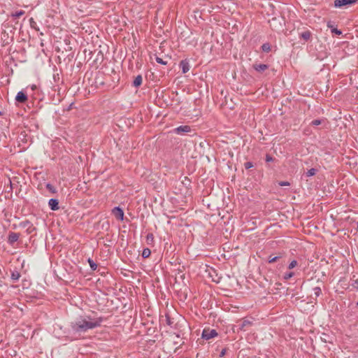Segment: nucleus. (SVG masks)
I'll return each instance as SVG.
<instances>
[{
  "instance_id": "obj_1",
  "label": "nucleus",
  "mask_w": 358,
  "mask_h": 358,
  "mask_svg": "<svg viewBox=\"0 0 358 358\" xmlns=\"http://www.w3.org/2000/svg\"><path fill=\"white\" fill-rule=\"evenodd\" d=\"M103 321V319L102 317H80L77 320L71 322V327L74 332L85 333L90 329L100 327Z\"/></svg>"
},
{
  "instance_id": "obj_2",
  "label": "nucleus",
  "mask_w": 358,
  "mask_h": 358,
  "mask_svg": "<svg viewBox=\"0 0 358 358\" xmlns=\"http://www.w3.org/2000/svg\"><path fill=\"white\" fill-rule=\"evenodd\" d=\"M217 336V333L215 329H204L202 332V338L209 340Z\"/></svg>"
},
{
  "instance_id": "obj_3",
  "label": "nucleus",
  "mask_w": 358,
  "mask_h": 358,
  "mask_svg": "<svg viewBox=\"0 0 358 358\" xmlns=\"http://www.w3.org/2000/svg\"><path fill=\"white\" fill-rule=\"evenodd\" d=\"M191 127L188 125H182L174 129V132L177 134H184L191 131Z\"/></svg>"
},
{
  "instance_id": "obj_4",
  "label": "nucleus",
  "mask_w": 358,
  "mask_h": 358,
  "mask_svg": "<svg viewBox=\"0 0 358 358\" xmlns=\"http://www.w3.org/2000/svg\"><path fill=\"white\" fill-rule=\"evenodd\" d=\"M113 215L119 220H123L124 219V211L120 207H115L112 210Z\"/></svg>"
},
{
  "instance_id": "obj_5",
  "label": "nucleus",
  "mask_w": 358,
  "mask_h": 358,
  "mask_svg": "<svg viewBox=\"0 0 358 358\" xmlns=\"http://www.w3.org/2000/svg\"><path fill=\"white\" fill-rule=\"evenodd\" d=\"M358 0H335L334 6L335 7H341L345 5L355 3Z\"/></svg>"
},
{
  "instance_id": "obj_6",
  "label": "nucleus",
  "mask_w": 358,
  "mask_h": 358,
  "mask_svg": "<svg viewBox=\"0 0 358 358\" xmlns=\"http://www.w3.org/2000/svg\"><path fill=\"white\" fill-rule=\"evenodd\" d=\"M180 67L182 69L183 73L188 72L190 69L189 62L187 59L182 60L180 62Z\"/></svg>"
},
{
  "instance_id": "obj_7",
  "label": "nucleus",
  "mask_w": 358,
  "mask_h": 358,
  "mask_svg": "<svg viewBox=\"0 0 358 358\" xmlns=\"http://www.w3.org/2000/svg\"><path fill=\"white\" fill-rule=\"evenodd\" d=\"M27 100V96L23 92H19L16 96L15 101L18 103H24Z\"/></svg>"
},
{
  "instance_id": "obj_8",
  "label": "nucleus",
  "mask_w": 358,
  "mask_h": 358,
  "mask_svg": "<svg viewBox=\"0 0 358 358\" xmlns=\"http://www.w3.org/2000/svg\"><path fill=\"white\" fill-rule=\"evenodd\" d=\"M48 205L52 210H57L59 209V202L57 199H50L48 201Z\"/></svg>"
},
{
  "instance_id": "obj_9",
  "label": "nucleus",
  "mask_w": 358,
  "mask_h": 358,
  "mask_svg": "<svg viewBox=\"0 0 358 358\" xmlns=\"http://www.w3.org/2000/svg\"><path fill=\"white\" fill-rule=\"evenodd\" d=\"M252 325V322L248 320H244L241 322L238 325V330L241 331H246L248 327Z\"/></svg>"
},
{
  "instance_id": "obj_10",
  "label": "nucleus",
  "mask_w": 358,
  "mask_h": 358,
  "mask_svg": "<svg viewBox=\"0 0 358 358\" xmlns=\"http://www.w3.org/2000/svg\"><path fill=\"white\" fill-rule=\"evenodd\" d=\"M253 68L258 72H264L266 69H268V66L266 64H254Z\"/></svg>"
},
{
  "instance_id": "obj_11",
  "label": "nucleus",
  "mask_w": 358,
  "mask_h": 358,
  "mask_svg": "<svg viewBox=\"0 0 358 358\" xmlns=\"http://www.w3.org/2000/svg\"><path fill=\"white\" fill-rule=\"evenodd\" d=\"M19 238V235L17 233L11 232L8 235V242L10 244L16 242Z\"/></svg>"
},
{
  "instance_id": "obj_12",
  "label": "nucleus",
  "mask_w": 358,
  "mask_h": 358,
  "mask_svg": "<svg viewBox=\"0 0 358 358\" xmlns=\"http://www.w3.org/2000/svg\"><path fill=\"white\" fill-rule=\"evenodd\" d=\"M311 33L309 31H306L300 34V37L304 41H307L310 38Z\"/></svg>"
},
{
  "instance_id": "obj_13",
  "label": "nucleus",
  "mask_w": 358,
  "mask_h": 358,
  "mask_svg": "<svg viewBox=\"0 0 358 358\" xmlns=\"http://www.w3.org/2000/svg\"><path fill=\"white\" fill-rule=\"evenodd\" d=\"M142 83V77L141 76H137L134 80V86L135 87H138L141 85Z\"/></svg>"
},
{
  "instance_id": "obj_14",
  "label": "nucleus",
  "mask_w": 358,
  "mask_h": 358,
  "mask_svg": "<svg viewBox=\"0 0 358 358\" xmlns=\"http://www.w3.org/2000/svg\"><path fill=\"white\" fill-rule=\"evenodd\" d=\"M24 14V11L22 10H20L16 11L15 13H12L11 16L13 17L17 18V17H21Z\"/></svg>"
},
{
  "instance_id": "obj_15",
  "label": "nucleus",
  "mask_w": 358,
  "mask_h": 358,
  "mask_svg": "<svg viewBox=\"0 0 358 358\" xmlns=\"http://www.w3.org/2000/svg\"><path fill=\"white\" fill-rule=\"evenodd\" d=\"M262 49L265 52H268L271 50V45L269 43H264L262 46Z\"/></svg>"
},
{
  "instance_id": "obj_16",
  "label": "nucleus",
  "mask_w": 358,
  "mask_h": 358,
  "mask_svg": "<svg viewBox=\"0 0 358 358\" xmlns=\"http://www.w3.org/2000/svg\"><path fill=\"white\" fill-rule=\"evenodd\" d=\"M317 173V170L314 168H312L310 169H309L307 172H306V176L307 177H310V176H313L316 174Z\"/></svg>"
},
{
  "instance_id": "obj_17",
  "label": "nucleus",
  "mask_w": 358,
  "mask_h": 358,
  "mask_svg": "<svg viewBox=\"0 0 358 358\" xmlns=\"http://www.w3.org/2000/svg\"><path fill=\"white\" fill-rule=\"evenodd\" d=\"M146 241L148 244H151L154 241V236L152 234L150 233L146 236Z\"/></svg>"
},
{
  "instance_id": "obj_18",
  "label": "nucleus",
  "mask_w": 358,
  "mask_h": 358,
  "mask_svg": "<svg viewBox=\"0 0 358 358\" xmlns=\"http://www.w3.org/2000/svg\"><path fill=\"white\" fill-rule=\"evenodd\" d=\"M151 254V251L150 249L148 248H145L143 250V252H142V256L144 257V258H148L150 257Z\"/></svg>"
},
{
  "instance_id": "obj_19",
  "label": "nucleus",
  "mask_w": 358,
  "mask_h": 358,
  "mask_svg": "<svg viewBox=\"0 0 358 358\" xmlns=\"http://www.w3.org/2000/svg\"><path fill=\"white\" fill-rule=\"evenodd\" d=\"M294 275V272H287L283 275V279L287 280Z\"/></svg>"
},
{
  "instance_id": "obj_20",
  "label": "nucleus",
  "mask_w": 358,
  "mask_h": 358,
  "mask_svg": "<svg viewBox=\"0 0 358 358\" xmlns=\"http://www.w3.org/2000/svg\"><path fill=\"white\" fill-rule=\"evenodd\" d=\"M20 277V274L17 271L13 272L11 274V278L14 281H17V280H19Z\"/></svg>"
},
{
  "instance_id": "obj_21",
  "label": "nucleus",
  "mask_w": 358,
  "mask_h": 358,
  "mask_svg": "<svg viewBox=\"0 0 358 358\" xmlns=\"http://www.w3.org/2000/svg\"><path fill=\"white\" fill-rule=\"evenodd\" d=\"M297 265H298V262H297V261H296V260H292V261L289 263V266H288V268H289V269H292V268H294V267H296Z\"/></svg>"
},
{
  "instance_id": "obj_22",
  "label": "nucleus",
  "mask_w": 358,
  "mask_h": 358,
  "mask_svg": "<svg viewBox=\"0 0 358 358\" xmlns=\"http://www.w3.org/2000/svg\"><path fill=\"white\" fill-rule=\"evenodd\" d=\"M280 258V257H279V256H276V257L270 256L268 257V263H273V262H276L278 259H279Z\"/></svg>"
},
{
  "instance_id": "obj_23",
  "label": "nucleus",
  "mask_w": 358,
  "mask_h": 358,
  "mask_svg": "<svg viewBox=\"0 0 358 358\" xmlns=\"http://www.w3.org/2000/svg\"><path fill=\"white\" fill-rule=\"evenodd\" d=\"M88 262L90 264V266L92 270H96L97 268V265L90 259H89Z\"/></svg>"
},
{
  "instance_id": "obj_24",
  "label": "nucleus",
  "mask_w": 358,
  "mask_h": 358,
  "mask_svg": "<svg viewBox=\"0 0 358 358\" xmlns=\"http://www.w3.org/2000/svg\"><path fill=\"white\" fill-rule=\"evenodd\" d=\"M313 291H314V293L315 294L316 296H320V294H321L322 292V290L319 287H316L313 289Z\"/></svg>"
},
{
  "instance_id": "obj_25",
  "label": "nucleus",
  "mask_w": 358,
  "mask_h": 358,
  "mask_svg": "<svg viewBox=\"0 0 358 358\" xmlns=\"http://www.w3.org/2000/svg\"><path fill=\"white\" fill-rule=\"evenodd\" d=\"M156 62L157 63L163 64V65H166L167 64V62L164 61L162 58H160L159 57H156Z\"/></svg>"
},
{
  "instance_id": "obj_26",
  "label": "nucleus",
  "mask_w": 358,
  "mask_h": 358,
  "mask_svg": "<svg viewBox=\"0 0 358 358\" xmlns=\"http://www.w3.org/2000/svg\"><path fill=\"white\" fill-rule=\"evenodd\" d=\"M351 285L355 288L358 289V279L352 280Z\"/></svg>"
},
{
  "instance_id": "obj_27",
  "label": "nucleus",
  "mask_w": 358,
  "mask_h": 358,
  "mask_svg": "<svg viewBox=\"0 0 358 358\" xmlns=\"http://www.w3.org/2000/svg\"><path fill=\"white\" fill-rule=\"evenodd\" d=\"M244 166L246 169H249L253 166V164L250 162L245 163Z\"/></svg>"
},
{
  "instance_id": "obj_28",
  "label": "nucleus",
  "mask_w": 358,
  "mask_h": 358,
  "mask_svg": "<svg viewBox=\"0 0 358 358\" xmlns=\"http://www.w3.org/2000/svg\"><path fill=\"white\" fill-rule=\"evenodd\" d=\"M322 122V120H313L312 122H311V124L312 125H314V126H317L319 124H320Z\"/></svg>"
},
{
  "instance_id": "obj_29",
  "label": "nucleus",
  "mask_w": 358,
  "mask_h": 358,
  "mask_svg": "<svg viewBox=\"0 0 358 358\" xmlns=\"http://www.w3.org/2000/svg\"><path fill=\"white\" fill-rule=\"evenodd\" d=\"M290 183L287 181H282L279 182L280 186H289Z\"/></svg>"
},
{
  "instance_id": "obj_30",
  "label": "nucleus",
  "mask_w": 358,
  "mask_h": 358,
  "mask_svg": "<svg viewBox=\"0 0 358 358\" xmlns=\"http://www.w3.org/2000/svg\"><path fill=\"white\" fill-rule=\"evenodd\" d=\"M332 32H334L337 35H340L342 34V32L340 30H338L337 29H334L332 30Z\"/></svg>"
},
{
  "instance_id": "obj_31",
  "label": "nucleus",
  "mask_w": 358,
  "mask_h": 358,
  "mask_svg": "<svg viewBox=\"0 0 358 358\" xmlns=\"http://www.w3.org/2000/svg\"><path fill=\"white\" fill-rule=\"evenodd\" d=\"M266 161H267V162H271V161H272V157H270V156H268V155H267V156H266Z\"/></svg>"
},
{
  "instance_id": "obj_32",
  "label": "nucleus",
  "mask_w": 358,
  "mask_h": 358,
  "mask_svg": "<svg viewBox=\"0 0 358 358\" xmlns=\"http://www.w3.org/2000/svg\"><path fill=\"white\" fill-rule=\"evenodd\" d=\"M225 352H226V350H225L224 349V350H222V352H221V353H220V356H221V357L224 356V355H225Z\"/></svg>"
},
{
  "instance_id": "obj_33",
  "label": "nucleus",
  "mask_w": 358,
  "mask_h": 358,
  "mask_svg": "<svg viewBox=\"0 0 358 358\" xmlns=\"http://www.w3.org/2000/svg\"><path fill=\"white\" fill-rule=\"evenodd\" d=\"M31 88L32 90H34L36 88V86L35 85H33L31 86Z\"/></svg>"
},
{
  "instance_id": "obj_34",
  "label": "nucleus",
  "mask_w": 358,
  "mask_h": 358,
  "mask_svg": "<svg viewBox=\"0 0 358 358\" xmlns=\"http://www.w3.org/2000/svg\"><path fill=\"white\" fill-rule=\"evenodd\" d=\"M47 187H48V189H51V185H50V184H48V185H47Z\"/></svg>"
},
{
  "instance_id": "obj_35",
  "label": "nucleus",
  "mask_w": 358,
  "mask_h": 358,
  "mask_svg": "<svg viewBox=\"0 0 358 358\" xmlns=\"http://www.w3.org/2000/svg\"><path fill=\"white\" fill-rule=\"evenodd\" d=\"M357 306H358V301H357Z\"/></svg>"
}]
</instances>
